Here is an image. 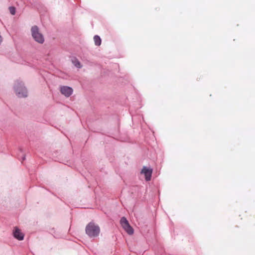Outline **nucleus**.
Wrapping results in <instances>:
<instances>
[{
    "instance_id": "obj_1",
    "label": "nucleus",
    "mask_w": 255,
    "mask_h": 255,
    "mask_svg": "<svg viewBox=\"0 0 255 255\" xmlns=\"http://www.w3.org/2000/svg\"><path fill=\"white\" fill-rule=\"evenodd\" d=\"M86 234L90 238H95L99 236L100 228L99 226L94 222H90L86 227Z\"/></svg>"
},
{
    "instance_id": "obj_2",
    "label": "nucleus",
    "mask_w": 255,
    "mask_h": 255,
    "mask_svg": "<svg viewBox=\"0 0 255 255\" xmlns=\"http://www.w3.org/2000/svg\"><path fill=\"white\" fill-rule=\"evenodd\" d=\"M31 31L32 37L36 42L40 44H42L44 42V36L40 33L39 29L37 26H33L31 27Z\"/></svg>"
},
{
    "instance_id": "obj_3",
    "label": "nucleus",
    "mask_w": 255,
    "mask_h": 255,
    "mask_svg": "<svg viewBox=\"0 0 255 255\" xmlns=\"http://www.w3.org/2000/svg\"><path fill=\"white\" fill-rule=\"evenodd\" d=\"M15 92L18 97L27 96V91L21 82H17L14 87Z\"/></svg>"
},
{
    "instance_id": "obj_4",
    "label": "nucleus",
    "mask_w": 255,
    "mask_h": 255,
    "mask_svg": "<svg viewBox=\"0 0 255 255\" xmlns=\"http://www.w3.org/2000/svg\"><path fill=\"white\" fill-rule=\"evenodd\" d=\"M120 223L125 231L129 235H132L134 233V230L129 225L128 221L125 217H122L120 220Z\"/></svg>"
},
{
    "instance_id": "obj_5",
    "label": "nucleus",
    "mask_w": 255,
    "mask_h": 255,
    "mask_svg": "<svg viewBox=\"0 0 255 255\" xmlns=\"http://www.w3.org/2000/svg\"><path fill=\"white\" fill-rule=\"evenodd\" d=\"M140 173L144 175L146 181L150 180L152 173V169L151 168L143 166Z\"/></svg>"
},
{
    "instance_id": "obj_6",
    "label": "nucleus",
    "mask_w": 255,
    "mask_h": 255,
    "mask_svg": "<svg viewBox=\"0 0 255 255\" xmlns=\"http://www.w3.org/2000/svg\"><path fill=\"white\" fill-rule=\"evenodd\" d=\"M61 93L66 97H69L73 93V89L68 86H62L60 88Z\"/></svg>"
},
{
    "instance_id": "obj_7",
    "label": "nucleus",
    "mask_w": 255,
    "mask_h": 255,
    "mask_svg": "<svg viewBox=\"0 0 255 255\" xmlns=\"http://www.w3.org/2000/svg\"><path fill=\"white\" fill-rule=\"evenodd\" d=\"M13 236L17 240L21 241L23 240L24 234L17 228H15L13 231Z\"/></svg>"
},
{
    "instance_id": "obj_8",
    "label": "nucleus",
    "mask_w": 255,
    "mask_h": 255,
    "mask_svg": "<svg viewBox=\"0 0 255 255\" xmlns=\"http://www.w3.org/2000/svg\"><path fill=\"white\" fill-rule=\"evenodd\" d=\"M94 40L95 44L97 46H100L101 44V39L100 37L98 35H95L94 37Z\"/></svg>"
},
{
    "instance_id": "obj_9",
    "label": "nucleus",
    "mask_w": 255,
    "mask_h": 255,
    "mask_svg": "<svg viewBox=\"0 0 255 255\" xmlns=\"http://www.w3.org/2000/svg\"><path fill=\"white\" fill-rule=\"evenodd\" d=\"M72 62L76 67L78 68H80L81 67L80 62L77 59H75L73 60Z\"/></svg>"
},
{
    "instance_id": "obj_10",
    "label": "nucleus",
    "mask_w": 255,
    "mask_h": 255,
    "mask_svg": "<svg viewBox=\"0 0 255 255\" xmlns=\"http://www.w3.org/2000/svg\"><path fill=\"white\" fill-rule=\"evenodd\" d=\"M9 10L12 15H14L15 13V8L13 6H10L9 7Z\"/></svg>"
}]
</instances>
